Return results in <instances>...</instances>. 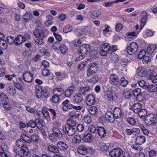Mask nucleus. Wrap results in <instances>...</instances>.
<instances>
[{
  "label": "nucleus",
  "mask_w": 157,
  "mask_h": 157,
  "mask_svg": "<svg viewBox=\"0 0 157 157\" xmlns=\"http://www.w3.org/2000/svg\"><path fill=\"white\" fill-rule=\"evenodd\" d=\"M100 54L102 56H106L107 54H111L117 49L116 45H113L111 47L109 44L108 43H101L100 44Z\"/></svg>",
  "instance_id": "f257e3e1"
},
{
  "label": "nucleus",
  "mask_w": 157,
  "mask_h": 157,
  "mask_svg": "<svg viewBox=\"0 0 157 157\" xmlns=\"http://www.w3.org/2000/svg\"><path fill=\"white\" fill-rule=\"evenodd\" d=\"M138 48L137 44L136 42H132L130 44H127V52L129 55H132L137 52Z\"/></svg>",
  "instance_id": "f03ea898"
},
{
  "label": "nucleus",
  "mask_w": 157,
  "mask_h": 157,
  "mask_svg": "<svg viewBox=\"0 0 157 157\" xmlns=\"http://www.w3.org/2000/svg\"><path fill=\"white\" fill-rule=\"evenodd\" d=\"M27 125L32 128L36 127L38 128L41 129L43 124L40 120L38 118L34 120H30L27 124Z\"/></svg>",
  "instance_id": "7ed1b4c3"
},
{
  "label": "nucleus",
  "mask_w": 157,
  "mask_h": 157,
  "mask_svg": "<svg viewBox=\"0 0 157 157\" xmlns=\"http://www.w3.org/2000/svg\"><path fill=\"white\" fill-rule=\"evenodd\" d=\"M157 115H154L150 114L145 118V122L148 125L155 124L157 125Z\"/></svg>",
  "instance_id": "20e7f679"
},
{
  "label": "nucleus",
  "mask_w": 157,
  "mask_h": 157,
  "mask_svg": "<svg viewBox=\"0 0 157 157\" xmlns=\"http://www.w3.org/2000/svg\"><path fill=\"white\" fill-rule=\"evenodd\" d=\"M62 127L63 131L66 134H67L69 136H72L74 135L75 132V128L69 125H63Z\"/></svg>",
  "instance_id": "39448f33"
},
{
  "label": "nucleus",
  "mask_w": 157,
  "mask_h": 157,
  "mask_svg": "<svg viewBox=\"0 0 157 157\" xmlns=\"http://www.w3.org/2000/svg\"><path fill=\"white\" fill-rule=\"evenodd\" d=\"M133 95L135 97L136 99L138 101H141L142 100L143 93L140 88L135 89L132 91Z\"/></svg>",
  "instance_id": "423d86ee"
},
{
  "label": "nucleus",
  "mask_w": 157,
  "mask_h": 157,
  "mask_svg": "<svg viewBox=\"0 0 157 157\" xmlns=\"http://www.w3.org/2000/svg\"><path fill=\"white\" fill-rule=\"evenodd\" d=\"M123 151L120 148H116L111 150L109 155L111 157H120L123 154Z\"/></svg>",
  "instance_id": "0eeeda50"
},
{
  "label": "nucleus",
  "mask_w": 157,
  "mask_h": 157,
  "mask_svg": "<svg viewBox=\"0 0 157 157\" xmlns=\"http://www.w3.org/2000/svg\"><path fill=\"white\" fill-rule=\"evenodd\" d=\"M120 79L118 76L115 74H111L110 75L109 82L112 85H116L119 82Z\"/></svg>",
  "instance_id": "6e6552de"
},
{
  "label": "nucleus",
  "mask_w": 157,
  "mask_h": 157,
  "mask_svg": "<svg viewBox=\"0 0 157 157\" xmlns=\"http://www.w3.org/2000/svg\"><path fill=\"white\" fill-rule=\"evenodd\" d=\"M86 101L88 105L91 106L93 105L95 103L96 101L95 97L93 95H88L86 98Z\"/></svg>",
  "instance_id": "1a4fd4ad"
},
{
  "label": "nucleus",
  "mask_w": 157,
  "mask_h": 157,
  "mask_svg": "<svg viewBox=\"0 0 157 157\" xmlns=\"http://www.w3.org/2000/svg\"><path fill=\"white\" fill-rule=\"evenodd\" d=\"M26 38L21 35H18L15 39V44L19 45L26 41Z\"/></svg>",
  "instance_id": "9d476101"
},
{
  "label": "nucleus",
  "mask_w": 157,
  "mask_h": 157,
  "mask_svg": "<svg viewBox=\"0 0 157 157\" xmlns=\"http://www.w3.org/2000/svg\"><path fill=\"white\" fill-rule=\"evenodd\" d=\"M33 33L36 37H44L45 36L44 32L39 28L34 30Z\"/></svg>",
  "instance_id": "9b49d317"
},
{
  "label": "nucleus",
  "mask_w": 157,
  "mask_h": 157,
  "mask_svg": "<svg viewBox=\"0 0 157 157\" xmlns=\"http://www.w3.org/2000/svg\"><path fill=\"white\" fill-rule=\"evenodd\" d=\"M105 118L109 122L113 123L115 121V117L113 113L110 111H107L105 114Z\"/></svg>",
  "instance_id": "f8f14e48"
},
{
  "label": "nucleus",
  "mask_w": 157,
  "mask_h": 157,
  "mask_svg": "<svg viewBox=\"0 0 157 157\" xmlns=\"http://www.w3.org/2000/svg\"><path fill=\"white\" fill-rule=\"evenodd\" d=\"M56 146L61 151H63L67 150L68 147L67 144L63 141H59L56 144Z\"/></svg>",
  "instance_id": "ddd939ff"
},
{
  "label": "nucleus",
  "mask_w": 157,
  "mask_h": 157,
  "mask_svg": "<svg viewBox=\"0 0 157 157\" xmlns=\"http://www.w3.org/2000/svg\"><path fill=\"white\" fill-rule=\"evenodd\" d=\"M23 79L26 82H30L33 79L32 74L29 72H26L23 75Z\"/></svg>",
  "instance_id": "4468645a"
},
{
  "label": "nucleus",
  "mask_w": 157,
  "mask_h": 157,
  "mask_svg": "<svg viewBox=\"0 0 157 157\" xmlns=\"http://www.w3.org/2000/svg\"><path fill=\"white\" fill-rule=\"evenodd\" d=\"M74 89L73 86H70L65 91H64L65 97L67 98H71V95L74 93Z\"/></svg>",
  "instance_id": "2eb2a0df"
},
{
  "label": "nucleus",
  "mask_w": 157,
  "mask_h": 157,
  "mask_svg": "<svg viewBox=\"0 0 157 157\" xmlns=\"http://www.w3.org/2000/svg\"><path fill=\"white\" fill-rule=\"evenodd\" d=\"M137 73L138 75L140 76L144 77L145 76L148 75L147 74V71L146 69L143 67H140L138 68L137 70Z\"/></svg>",
  "instance_id": "dca6fc26"
},
{
  "label": "nucleus",
  "mask_w": 157,
  "mask_h": 157,
  "mask_svg": "<svg viewBox=\"0 0 157 157\" xmlns=\"http://www.w3.org/2000/svg\"><path fill=\"white\" fill-rule=\"evenodd\" d=\"M113 114L116 119L120 118L122 113L121 109L118 107L115 108L113 111Z\"/></svg>",
  "instance_id": "f3484780"
},
{
  "label": "nucleus",
  "mask_w": 157,
  "mask_h": 157,
  "mask_svg": "<svg viewBox=\"0 0 157 157\" xmlns=\"http://www.w3.org/2000/svg\"><path fill=\"white\" fill-rule=\"evenodd\" d=\"M146 89L149 92H155L157 91V84L154 83L151 85H147Z\"/></svg>",
  "instance_id": "a211bd4d"
},
{
  "label": "nucleus",
  "mask_w": 157,
  "mask_h": 157,
  "mask_svg": "<svg viewBox=\"0 0 157 157\" xmlns=\"http://www.w3.org/2000/svg\"><path fill=\"white\" fill-rule=\"evenodd\" d=\"M143 14L144 13V14L145 15V16H143V17L141 19L140 21V30L143 28L145 25L147 18V17L146 16V15L147 14V13L146 11L143 12Z\"/></svg>",
  "instance_id": "6ab92c4d"
},
{
  "label": "nucleus",
  "mask_w": 157,
  "mask_h": 157,
  "mask_svg": "<svg viewBox=\"0 0 157 157\" xmlns=\"http://www.w3.org/2000/svg\"><path fill=\"white\" fill-rule=\"evenodd\" d=\"M136 145H140L144 144L145 141V138L142 136H137L136 140Z\"/></svg>",
  "instance_id": "aec40b11"
},
{
  "label": "nucleus",
  "mask_w": 157,
  "mask_h": 157,
  "mask_svg": "<svg viewBox=\"0 0 157 157\" xmlns=\"http://www.w3.org/2000/svg\"><path fill=\"white\" fill-rule=\"evenodd\" d=\"M142 108V105L140 103H136L133 105V111L135 113H137Z\"/></svg>",
  "instance_id": "412c9836"
},
{
  "label": "nucleus",
  "mask_w": 157,
  "mask_h": 157,
  "mask_svg": "<svg viewBox=\"0 0 157 157\" xmlns=\"http://www.w3.org/2000/svg\"><path fill=\"white\" fill-rule=\"evenodd\" d=\"M157 49V46L155 44H152L149 45L147 48V52L149 55H151L154 53V51L156 48Z\"/></svg>",
  "instance_id": "4be33fe9"
},
{
  "label": "nucleus",
  "mask_w": 157,
  "mask_h": 157,
  "mask_svg": "<svg viewBox=\"0 0 157 157\" xmlns=\"http://www.w3.org/2000/svg\"><path fill=\"white\" fill-rule=\"evenodd\" d=\"M83 99L82 96L81 94L78 93L75 95L73 97V101L75 103L81 102Z\"/></svg>",
  "instance_id": "5701e85b"
},
{
  "label": "nucleus",
  "mask_w": 157,
  "mask_h": 157,
  "mask_svg": "<svg viewBox=\"0 0 157 157\" xmlns=\"http://www.w3.org/2000/svg\"><path fill=\"white\" fill-rule=\"evenodd\" d=\"M132 91L126 90L123 91V96L126 99H130L132 97Z\"/></svg>",
  "instance_id": "b1692460"
},
{
  "label": "nucleus",
  "mask_w": 157,
  "mask_h": 157,
  "mask_svg": "<svg viewBox=\"0 0 157 157\" xmlns=\"http://www.w3.org/2000/svg\"><path fill=\"white\" fill-rule=\"evenodd\" d=\"M53 91L54 94L58 96H61L64 93V90L61 88H55L53 89Z\"/></svg>",
  "instance_id": "393cba45"
},
{
  "label": "nucleus",
  "mask_w": 157,
  "mask_h": 157,
  "mask_svg": "<svg viewBox=\"0 0 157 157\" xmlns=\"http://www.w3.org/2000/svg\"><path fill=\"white\" fill-rule=\"evenodd\" d=\"M48 149L49 151L53 153H57L59 151L57 146H56L53 144L49 145L48 147Z\"/></svg>",
  "instance_id": "a878e982"
},
{
  "label": "nucleus",
  "mask_w": 157,
  "mask_h": 157,
  "mask_svg": "<svg viewBox=\"0 0 157 157\" xmlns=\"http://www.w3.org/2000/svg\"><path fill=\"white\" fill-rule=\"evenodd\" d=\"M106 131L103 127L99 126V136L101 138L105 136Z\"/></svg>",
  "instance_id": "bb28decb"
},
{
  "label": "nucleus",
  "mask_w": 157,
  "mask_h": 157,
  "mask_svg": "<svg viewBox=\"0 0 157 157\" xmlns=\"http://www.w3.org/2000/svg\"><path fill=\"white\" fill-rule=\"evenodd\" d=\"M48 109L46 107H44L42 109V113L45 119L49 120L50 119V117L48 112Z\"/></svg>",
  "instance_id": "cd10ccee"
},
{
  "label": "nucleus",
  "mask_w": 157,
  "mask_h": 157,
  "mask_svg": "<svg viewBox=\"0 0 157 157\" xmlns=\"http://www.w3.org/2000/svg\"><path fill=\"white\" fill-rule=\"evenodd\" d=\"M90 90V88L89 87L86 86L85 87H80L79 90V94H82L83 95H86L87 92Z\"/></svg>",
  "instance_id": "c85d7f7f"
},
{
  "label": "nucleus",
  "mask_w": 157,
  "mask_h": 157,
  "mask_svg": "<svg viewBox=\"0 0 157 157\" xmlns=\"http://www.w3.org/2000/svg\"><path fill=\"white\" fill-rule=\"evenodd\" d=\"M139 117L142 118H145L147 113L146 109L142 108L137 113Z\"/></svg>",
  "instance_id": "c756f323"
},
{
  "label": "nucleus",
  "mask_w": 157,
  "mask_h": 157,
  "mask_svg": "<svg viewBox=\"0 0 157 157\" xmlns=\"http://www.w3.org/2000/svg\"><path fill=\"white\" fill-rule=\"evenodd\" d=\"M93 139L92 135L90 133H88L84 135L82 138L83 141L87 142H91Z\"/></svg>",
  "instance_id": "7c9ffc66"
},
{
  "label": "nucleus",
  "mask_w": 157,
  "mask_h": 157,
  "mask_svg": "<svg viewBox=\"0 0 157 157\" xmlns=\"http://www.w3.org/2000/svg\"><path fill=\"white\" fill-rule=\"evenodd\" d=\"M89 112L92 115H95L97 114L98 111L97 107L93 106L89 108Z\"/></svg>",
  "instance_id": "2f4dec72"
},
{
  "label": "nucleus",
  "mask_w": 157,
  "mask_h": 157,
  "mask_svg": "<svg viewBox=\"0 0 157 157\" xmlns=\"http://www.w3.org/2000/svg\"><path fill=\"white\" fill-rule=\"evenodd\" d=\"M82 51L84 53H86L90 50V47L89 45L85 44H83L80 47Z\"/></svg>",
  "instance_id": "473e14b6"
},
{
  "label": "nucleus",
  "mask_w": 157,
  "mask_h": 157,
  "mask_svg": "<svg viewBox=\"0 0 157 157\" xmlns=\"http://www.w3.org/2000/svg\"><path fill=\"white\" fill-rule=\"evenodd\" d=\"M147 79L151 80L153 82L157 83V74L147 75Z\"/></svg>",
  "instance_id": "72a5a7b5"
},
{
  "label": "nucleus",
  "mask_w": 157,
  "mask_h": 157,
  "mask_svg": "<svg viewBox=\"0 0 157 157\" xmlns=\"http://www.w3.org/2000/svg\"><path fill=\"white\" fill-rule=\"evenodd\" d=\"M87 151V148L84 146L80 147L78 149V152L82 155H84L86 154Z\"/></svg>",
  "instance_id": "f704fd0d"
},
{
  "label": "nucleus",
  "mask_w": 157,
  "mask_h": 157,
  "mask_svg": "<svg viewBox=\"0 0 157 157\" xmlns=\"http://www.w3.org/2000/svg\"><path fill=\"white\" fill-rule=\"evenodd\" d=\"M83 107L82 106H80V105H78V106H75L72 105V104L70 103L69 106H68V109H75V110H77V111H79L81 110Z\"/></svg>",
  "instance_id": "c9c22d12"
},
{
  "label": "nucleus",
  "mask_w": 157,
  "mask_h": 157,
  "mask_svg": "<svg viewBox=\"0 0 157 157\" xmlns=\"http://www.w3.org/2000/svg\"><path fill=\"white\" fill-rule=\"evenodd\" d=\"M52 130L56 136L57 137H60L62 134L59 128H53Z\"/></svg>",
  "instance_id": "e433bc0d"
},
{
  "label": "nucleus",
  "mask_w": 157,
  "mask_h": 157,
  "mask_svg": "<svg viewBox=\"0 0 157 157\" xmlns=\"http://www.w3.org/2000/svg\"><path fill=\"white\" fill-rule=\"evenodd\" d=\"M28 150L26 146H23L20 150V153L23 156H26L28 154Z\"/></svg>",
  "instance_id": "4c0bfd02"
},
{
  "label": "nucleus",
  "mask_w": 157,
  "mask_h": 157,
  "mask_svg": "<svg viewBox=\"0 0 157 157\" xmlns=\"http://www.w3.org/2000/svg\"><path fill=\"white\" fill-rule=\"evenodd\" d=\"M127 122L132 126H134L136 123L135 119L132 117H129L126 119Z\"/></svg>",
  "instance_id": "58836bf2"
},
{
  "label": "nucleus",
  "mask_w": 157,
  "mask_h": 157,
  "mask_svg": "<svg viewBox=\"0 0 157 157\" xmlns=\"http://www.w3.org/2000/svg\"><path fill=\"white\" fill-rule=\"evenodd\" d=\"M90 69L93 70L94 69L96 72L98 70V63L97 62L92 63L90 64Z\"/></svg>",
  "instance_id": "ea45409f"
},
{
  "label": "nucleus",
  "mask_w": 157,
  "mask_h": 157,
  "mask_svg": "<svg viewBox=\"0 0 157 157\" xmlns=\"http://www.w3.org/2000/svg\"><path fill=\"white\" fill-rule=\"evenodd\" d=\"M55 75L60 78V80H62L64 78H66L67 75L65 74L64 73H62L60 72H56L55 73Z\"/></svg>",
  "instance_id": "a19ab883"
},
{
  "label": "nucleus",
  "mask_w": 157,
  "mask_h": 157,
  "mask_svg": "<svg viewBox=\"0 0 157 157\" xmlns=\"http://www.w3.org/2000/svg\"><path fill=\"white\" fill-rule=\"evenodd\" d=\"M84 121L87 124L90 123L92 121L91 117L88 114L85 115L84 117Z\"/></svg>",
  "instance_id": "79ce46f5"
},
{
  "label": "nucleus",
  "mask_w": 157,
  "mask_h": 157,
  "mask_svg": "<svg viewBox=\"0 0 157 157\" xmlns=\"http://www.w3.org/2000/svg\"><path fill=\"white\" fill-rule=\"evenodd\" d=\"M59 49L61 53L65 54L68 51L67 48L64 44L61 45L59 47Z\"/></svg>",
  "instance_id": "37998d69"
},
{
  "label": "nucleus",
  "mask_w": 157,
  "mask_h": 157,
  "mask_svg": "<svg viewBox=\"0 0 157 157\" xmlns=\"http://www.w3.org/2000/svg\"><path fill=\"white\" fill-rule=\"evenodd\" d=\"M6 91L9 94L11 95H13L16 93L15 89L12 88L10 87H8L7 88Z\"/></svg>",
  "instance_id": "c03bdc74"
},
{
  "label": "nucleus",
  "mask_w": 157,
  "mask_h": 157,
  "mask_svg": "<svg viewBox=\"0 0 157 157\" xmlns=\"http://www.w3.org/2000/svg\"><path fill=\"white\" fill-rule=\"evenodd\" d=\"M40 52L43 56H50V54L49 50L47 49L42 48L40 50Z\"/></svg>",
  "instance_id": "a18cd8bd"
},
{
  "label": "nucleus",
  "mask_w": 157,
  "mask_h": 157,
  "mask_svg": "<svg viewBox=\"0 0 157 157\" xmlns=\"http://www.w3.org/2000/svg\"><path fill=\"white\" fill-rule=\"evenodd\" d=\"M21 139H22V141L25 142L30 143L31 142V140L30 138L28 136L25 135H22L21 136Z\"/></svg>",
  "instance_id": "49530a36"
},
{
  "label": "nucleus",
  "mask_w": 157,
  "mask_h": 157,
  "mask_svg": "<svg viewBox=\"0 0 157 157\" xmlns=\"http://www.w3.org/2000/svg\"><path fill=\"white\" fill-rule=\"evenodd\" d=\"M128 83V81L124 78L122 77L120 80V85L123 87L126 86Z\"/></svg>",
  "instance_id": "de8ad7c7"
},
{
  "label": "nucleus",
  "mask_w": 157,
  "mask_h": 157,
  "mask_svg": "<svg viewBox=\"0 0 157 157\" xmlns=\"http://www.w3.org/2000/svg\"><path fill=\"white\" fill-rule=\"evenodd\" d=\"M8 99L7 96L3 92H0V100L1 101H6Z\"/></svg>",
  "instance_id": "09e8293b"
},
{
  "label": "nucleus",
  "mask_w": 157,
  "mask_h": 157,
  "mask_svg": "<svg viewBox=\"0 0 157 157\" xmlns=\"http://www.w3.org/2000/svg\"><path fill=\"white\" fill-rule=\"evenodd\" d=\"M67 124L66 125H69L72 127H74L76 125V122L75 121L71 119H69L67 121Z\"/></svg>",
  "instance_id": "8fccbe9b"
},
{
  "label": "nucleus",
  "mask_w": 157,
  "mask_h": 157,
  "mask_svg": "<svg viewBox=\"0 0 157 157\" xmlns=\"http://www.w3.org/2000/svg\"><path fill=\"white\" fill-rule=\"evenodd\" d=\"M42 94L46 98H48L50 96V94L46 88L43 89L42 91Z\"/></svg>",
  "instance_id": "3c124183"
},
{
  "label": "nucleus",
  "mask_w": 157,
  "mask_h": 157,
  "mask_svg": "<svg viewBox=\"0 0 157 157\" xmlns=\"http://www.w3.org/2000/svg\"><path fill=\"white\" fill-rule=\"evenodd\" d=\"M72 29V26L69 25H67L63 28V32L65 33H67L71 31Z\"/></svg>",
  "instance_id": "603ef678"
},
{
  "label": "nucleus",
  "mask_w": 157,
  "mask_h": 157,
  "mask_svg": "<svg viewBox=\"0 0 157 157\" xmlns=\"http://www.w3.org/2000/svg\"><path fill=\"white\" fill-rule=\"evenodd\" d=\"M60 96L54 94L52 98V101L54 103H58L59 100V97Z\"/></svg>",
  "instance_id": "864d4df0"
},
{
  "label": "nucleus",
  "mask_w": 157,
  "mask_h": 157,
  "mask_svg": "<svg viewBox=\"0 0 157 157\" xmlns=\"http://www.w3.org/2000/svg\"><path fill=\"white\" fill-rule=\"evenodd\" d=\"M81 138L78 135H75L73 139V141L75 143H79L81 141Z\"/></svg>",
  "instance_id": "5fc2aeb1"
},
{
  "label": "nucleus",
  "mask_w": 157,
  "mask_h": 157,
  "mask_svg": "<svg viewBox=\"0 0 157 157\" xmlns=\"http://www.w3.org/2000/svg\"><path fill=\"white\" fill-rule=\"evenodd\" d=\"M88 131L89 133H90L91 134H94L96 131V129L95 127L93 125L90 126L88 129Z\"/></svg>",
  "instance_id": "6e6d98bb"
},
{
  "label": "nucleus",
  "mask_w": 157,
  "mask_h": 157,
  "mask_svg": "<svg viewBox=\"0 0 157 157\" xmlns=\"http://www.w3.org/2000/svg\"><path fill=\"white\" fill-rule=\"evenodd\" d=\"M138 83L140 87L146 89L147 85L144 80L140 81L138 82Z\"/></svg>",
  "instance_id": "4d7b16f0"
},
{
  "label": "nucleus",
  "mask_w": 157,
  "mask_h": 157,
  "mask_svg": "<svg viewBox=\"0 0 157 157\" xmlns=\"http://www.w3.org/2000/svg\"><path fill=\"white\" fill-rule=\"evenodd\" d=\"M111 59L115 63H116L118 62V56L116 53H114L112 55Z\"/></svg>",
  "instance_id": "13d9d810"
},
{
  "label": "nucleus",
  "mask_w": 157,
  "mask_h": 157,
  "mask_svg": "<svg viewBox=\"0 0 157 157\" xmlns=\"http://www.w3.org/2000/svg\"><path fill=\"white\" fill-rule=\"evenodd\" d=\"M143 62L144 64H147L148 62L151 61V59L150 56H145L143 58Z\"/></svg>",
  "instance_id": "bf43d9fd"
},
{
  "label": "nucleus",
  "mask_w": 157,
  "mask_h": 157,
  "mask_svg": "<svg viewBox=\"0 0 157 157\" xmlns=\"http://www.w3.org/2000/svg\"><path fill=\"white\" fill-rule=\"evenodd\" d=\"M1 44H0V47L3 50L6 49L7 47V44L4 40H1Z\"/></svg>",
  "instance_id": "052dcab7"
},
{
  "label": "nucleus",
  "mask_w": 157,
  "mask_h": 157,
  "mask_svg": "<svg viewBox=\"0 0 157 157\" xmlns=\"http://www.w3.org/2000/svg\"><path fill=\"white\" fill-rule=\"evenodd\" d=\"M35 40V41L36 44L38 45H41L43 43V38L44 37H37Z\"/></svg>",
  "instance_id": "680f3d73"
},
{
  "label": "nucleus",
  "mask_w": 157,
  "mask_h": 157,
  "mask_svg": "<svg viewBox=\"0 0 157 157\" xmlns=\"http://www.w3.org/2000/svg\"><path fill=\"white\" fill-rule=\"evenodd\" d=\"M48 110L52 114L51 115L52 117V119H55L57 117V113L56 111L54 109L50 108Z\"/></svg>",
  "instance_id": "e2e57ef3"
},
{
  "label": "nucleus",
  "mask_w": 157,
  "mask_h": 157,
  "mask_svg": "<svg viewBox=\"0 0 157 157\" xmlns=\"http://www.w3.org/2000/svg\"><path fill=\"white\" fill-rule=\"evenodd\" d=\"M98 52L95 50H92L90 52V56L93 59H95L97 56Z\"/></svg>",
  "instance_id": "0e129e2a"
},
{
  "label": "nucleus",
  "mask_w": 157,
  "mask_h": 157,
  "mask_svg": "<svg viewBox=\"0 0 157 157\" xmlns=\"http://www.w3.org/2000/svg\"><path fill=\"white\" fill-rule=\"evenodd\" d=\"M6 40L7 42L9 44H12L13 43L15 44V40L12 36H8L7 37Z\"/></svg>",
  "instance_id": "69168bd1"
},
{
  "label": "nucleus",
  "mask_w": 157,
  "mask_h": 157,
  "mask_svg": "<svg viewBox=\"0 0 157 157\" xmlns=\"http://www.w3.org/2000/svg\"><path fill=\"white\" fill-rule=\"evenodd\" d=\"M26 110L31 113H34L36 112V110L33 107H31L29 106H26Z\"/></svg>",
  "instance_id": "338daca9"
},
{
  "label": "nucleus",
  "mask_w": 157,
  "mask_h": 157,
  "mask_svg": "<svg viewBox=\"0 0 157 157\" xmlns=\"http://www.w3.org/2000/svg\"><path fill=\"white\" fill-rule=\"evenodd\" d=\"M146 54V51L144 50H141L139 52L138 55V58L140 59H142L145 56V55Z\"/></svg>",
  "instance_id": "774afa93"
}]
</instances>
